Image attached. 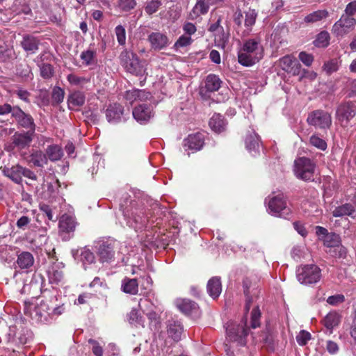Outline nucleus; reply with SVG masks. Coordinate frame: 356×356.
<instances>
[{
  "instance_id": "24",
  "label": "nucleus",
  "mask_w": 356,
  "mask_h": 356,
  "mask_svg": "<svg viewBox=\"0 0 356 356\" xmlns=\"http://www.w3.org/2000/svg\"><path fill=\"white\" fill-rule=\"evenodd\" d=\"M22 166L16 165L11 168L5 167L3 170V172L5 176L9 177L15 183L20 184L22 181Z\"/></svg>"
},
{
  "instance_id": "21",
  "label": "nucleus",
  "mask_w": 356,
  "mask_h": 356,
  "mask_svg": "<svg viewBox=\"0 0 356 356\" xmlns=\"http://www.w3.org/2000/svg\"><path fill=\"white\" fill-rule=\"evenodd\" d=\"M204 145V138L202 134L196 133L189 135L184 140V146L188 149L200 150Z\"/></svg>"
},
{
  "instance_id": "12",
  "label": "nucleus",
  "mask_w": 356,
  "mask_h": 356,
  "mask_svg": "<svg viewBox=\"0 0 356 356\" xmlns=\"http://www.w3.org/2000/svg\"><path fill=\"white\" fill-rule=\"evenodd\" d=\"M12 118L15 119L19 127L35 132V124L33 117L24 112L19 106H14Z\"/></svg>"
},
{
  "instance_id": "51",
  "label": "nucleus",
  "mask_w": 356,
  "mask_h": 356,
  "mask_svg": "<svg viewBox=\"0 0 356 356\" xmlns=\"http://www.w3.org/2000/svg\"><path fill=\"white\" fill-rule=\"evenodd\" d=\"M309 142L313 146L321 150H325L327 148L326 142L316 135L312 136Z\"/></svg>"
},
{
  "instance_id": "42",
  "label": "nucleus",
  "mask_w": 356,
  "mask_h": 356,
  "mask_svg": "<svg viewBox=\"0 0 356 356\" xmlns=\"http://www.w3.org/2000/svg\"><path fill=\"white\" fill-rule=\"evenodd\" d=\"M128 320L131 324L143 326L144 320L138 310L133 309L128 314Z\"/></svg>"
},
{
  "instance_id": "10",
  "label": "nucleus",
  "mask_w": 356,
  "mask_h": 356,
  "mask_svg": "<svg viewBox=\"0 0 356 356\" xmlns=\"http://www.w3.org/2000/svg\"><path fill=\"white\" fill-rule=\"evenodd\" d=\"M253 339L256 343L262 344L268 351H274L278 345L277 335L270 327H266L261 334L254 336Z\"/></svg>"
},
{
  "instance_id": "40",
  "label": "nucleus",
  "mask_w": 356,
  "mask_h": 356,
  "mask_svg": "<svg viewBox=\"0 0 356 356\" xmlns=\"http://www.w3.org/2000/svg\"><path fill=\"white\" fill-rule=\"evenodd\" d=\"M296 65H298L297 60L291 56H285L280 59V66L285 72H291Z\"/></svg>"
},
{
  "instance_id": "9",
  "label": "nucleus",
  "mask_w": 356,
  "mask_h": 356,
  "mask_svg": "<svg viewBox=\"0 0 356 356\" xmlns=\"http://www.w3.org/2000/svg\"><path fill=\"white\" fill-rule=\"evenodd\" d=\"M356 25V19L353 17L342 15L332 28V33L337 37H343L352 31Z\"/></svg>"
},
{
  "instance_id": "63",
  "label": "nucleus",
  "mask_w": 356,
  "mask_h": 356,
  "mask_svg": "<svg viewBox=\"0 0 356 356\" xmlns=\"http://www.w3.org/2000/svg\"><path fill=\"white\" fill-rule=\"evenodd\" d=\"M13 111L14 106H12L10 104L8 103H5L3 104L0 105V115H5L8 113H11L12 115Z\"/></svg>"
},
{
  "instance_id": "26",
  "label": "nucleus",
  "mask_w": 356,
  "mask_h": 356,
  "mask_svg": "<svg viewBox=\"0 0 356 356\" xmlns=\"http://www.w3.org/2000/svg\"><path fill=\"white\" fill-rule=\"evenodd\" d=\"M222 84V81L218 76L210 74L206 77L204 88L207 91L213 92L218 90Z\"/></svg>"
},
{
  "instance_id": "33",
  "label": "nucleus",
  "mask_w": 356,
  "mask_h": 356,
  "mask_svg": "<svg viewBox=\"0 0 356 356\" xmlns=\"http://www.w3.org/2000/svg\"><path fill=\"white\" fill-rule=\"evenodd\" d=\"M341 321V316L337 312L328 313L323 320V325L327 329L332 330L337 326Z\"/></svg>"
},
{
  "instance_id": "36",
  "label": "nucleus",
  "mask_w": 356,
  "mask_h": 356,
  "mask_svg": "<svg viewBox=\"0 0 356 356\" xmlns=\"http://www.w3.org/2000/svg\"><path fill=\"white\" fill-rule=\"evenodd\" d=\"M97 52L94 49H88L81 52L80 58L82 63L86 66H89L96 63Z\"/></svg>"
},
{
  "instance_id": "25",
  "label": "nucleus",
  "mask_w": 356,
  "mask_h": 356,
  "mask_svg": "<svg viewBox=\"0 0 356 356\" xmlns=\"http://www.w3.org/2000/svg\"><path fill=\"white\" fill-rule=\"evenodd\" d=\"M207 289L211 297L218 298L222 291L220 279L218 277L211 278L207 283Z\"/></svg>"
},
{
  "instance_id": "59",
  "label": "nucleus",
  "mask_w": 356,
  "mask_h": 356,
  "mask_svg": "<svg viewBox=\"0 0 356 356\" xmlns=\"http://www.w3.org/2000/svg\"><path fill=\"white\" fill-rule=\"evenodd\" d=\"M299 59L307 66H310L314 60V57L312 54L302 51L299 54Z\"/></svg>"
},
{
  "instance_id": "3",
  "label": "nucleus",
  "mask_w": 356,
  "mask_h": 356,
  "mask_svg": "<svg viewBox=\"0 0 356 356\" xmlns=\"http://www.w3.org/2000/svg\"><path fill=\"white\" fill-rule=\"evenodd\" d=\"M316 163L312 159L302 156L294 161L293 172L301 180L308 181L314 180Z\"/></svg>"
},
{
  "instance_id": "20",
  "label": "nucleus",
  "mask_w": 356,
  "mask_h": 356,
  "mask_svg": "<svg viewBox=\"0 0 356 356\" xmlns=\"http://www.w3.org/2000/svg\"><path fill=\"white\" fill-rule=\"evenodd\" d=\"M33 134L34 132H32V131L23 133L16 132L12 136L13 144L20 149L29 147L33 140Z\"/></svg>"
},
{
  "instance_id": "2",
  "label": "nucleus",
  "mask_w": 356,
  "mask_h": 356,
  "mask_svg": "<svg viewBox=\"0 0 356 356\" xmlns=\"http://www.w3.org/2000/svg\"><path fill=\"white\" fill-rule=\"evenodd\" d=\"M24 312L36 323H47L51 320L50 307L44 301L39 304L25 302Z\"/></svg>"
},
{
  "instance_id": "48",
  "label": "nucleus",
  "mask_w": 356,
  "mask_h": 356,
  "mask_svg": "<svg viewBox=\"0 0 356 356\" xmlns=\"http://www.w3.org/2000/svg\"><path fill=\"white\" fill-rule=\"evenodd\" d=\"M67 80L69 83L74 86H81L87 82H88V79H86L83 76H79L74 74H70L67 76Z\"/></svg>"
},
{
  "instance_id": "29",
  "label": "nucleus",
  "mask_w": 356,
  "mask_h": 356,
  "mask_svg": "<svg viewBox=\"0 0 356 356\" xmlns=\"http://www.w3.org/2000/svg\"><path fill=\"white\" fill-rule=\"evenodd\" d=\"M33 263V256L29 252H22L17 257V264L20 269H29Z\"/></svg>"
},
{
  "instance_id": "7",
  "label": "nucleus",
  "mask_w": 356,
  "mask_h": 356,
  "mask_svg": "<svg viewBox=\"0 0 356 356\" xmlns=\"http://www.w3.org/2000/svg\"><path fill=\"white\" fill-rule=\"evenodd\" d=\"M307 123L320 129H327L332 125L331 115L321 109L310 112L307 118Z\"/></svg>"
},
{
  "instance_id": "44",
  "label": "nucleus",
  "mask_w": 356,
  "mask_h": 356,
  "mask_svg": "<svg viewBox=\"0 0 356 356\" xmlns=\"http://www.w3.org/2000/svg\"><path fill=\"white\" fill-rule=\"evenodd\" d=\"M18 74L25 79L26 80H32L33 78V74L31 70V68L28 65H19L17 68Z\"/></svg>"
},
{
  "instance_id": "55",
  "label": "nucleus",
  "mask_w": 356,
  "mask_h": 356,
  "mask_svg": "<svg viewBox=\"0 0 356 356\" xmlns=\"http://www.w3.org/2000/svg\"><path fill=\"white\" fill-rule=\"evenodd\" d=\"M257 15L254 10H249L245 13L244 24L248 29L254 24Z\"/></svg>"
},
{
  "instance_id": "49",
  "label": "nucleus",
  "mask_w": 356,
  "mask_h": 356,
  "mask_svg": "<svg viewBox=\"0 0 356 356\" xmlns=\"http://www.w3.org/2000/svg\"><path fill=\"white\" fill-rule=\"evenodd\" d=\"M115 33L120 45H124L126 42V31L122 25H118L115 29Z\"/></svg>"
},
{
  "instance_id": "1",
  "label": "nucleus",
  "mask_w": 356,
  "mask_h": 356,
  "mask_svg": "<svg viewBox=\"0 0 356 356\" xmlns=\"http://www.w3.org/2000/svg\"><path fill=\"white\" fill-rule=\"evenodd\" d=\"M264 56V49L261 41L257 38L245 40L238 56V63L250 67L258 63Z\"/></svg>"
},
{
  "instance_id": "8",
  "label": "nucleus",
  "mask_w": 356,
  "mask_h": 356,
  "mask_svg": "<svg viewBox=\"0 0 356 356\" xmlns=\"http://www.w3.org/2000/svg\"><path fill=\"white\" fill-rule=\"evenodd\" d=\"M115 241L111 239L102 240L97 242L96 253L102 263H111L115 257Z\"/></svg>"
},
{
  "instance_id": "32",
  "label": "nucleus",
  "mask_w": 356,
  "mask_h": 356,
  "mask_svg": "<svg viewBox=\"0 0 356 356\" xmlns=\"http://www.w3.org/2000/svg\"><path fill=\"white\" fill-rule=\"evenodd\" d=\"M227 334L231 340L236 341L238 338H243L248 334V328L236 325L227 328Z\"/></svg>"
},
{
  "instance_id": "62",
  "label": "nucleus",
  "mask_w": 356,
  "mask_h": 356,
  "mask_svg": "<svg viewBox=\"0 0 356 356\" xmlns=\"http://www.w3.org/2000/svg\"><path fill=\"white\" fill-rule=\"evenodd\" d=\"M40 210L43 212L49 220H54L53 213L51 207L46 204H40Z\"/></svg>"
},
{
  "instance_id": "64",
  "label": "nucleus",
  "mask_w": 356,
  "mask_h": 356,
  "mask_svg": "<svg viewBox=\"0 0 356 356\" xmlns=\"http://www.w3.org/2000/svg\"><path fill=\"white\" fill-rule=\"evenodd\" d=\"M137 95H138L137 89L128 90L126 92L125 99L127 101H129L130 102V104H132L133 102L138 101Z\"/></svg>"
},
{
  "instance_id": "47",
  "label": "nucleus",
  "mask_w": 356,
  "mask_h": 356,
  "mask_svg": "<svg viewBox=\"0 0 356 356\" xmlns=\"http://www.w3.org/2000/svg\"><path fill=\"white\" fill-rule=\"evenodd\" d=\"M136 4V0H118V7L124 12L134 9Z\"/></svg>"
},
{
  "instance_id": "31",
  "label": "nucleus",
  "mask_w": 356,
  "mask_h": 356,
  "mask_svg": "<svg viewBox=\"0 0 356 356\" xmlns=\"http://www.w3.org/2000/svg\"><path fill=\"white\" fill-rule=\"evenodd\" d=\"M209 127L216 133L223 131L226 127L224 118L220 114H214L209 120Z\"/></svg>"
},
{
  "instance_id": "35",
  "label": "nucleus",
  "mask_w": 356,
  "mask_h": 356,
  "mask_svg": "<svg viewBox=\"0 0 356 356\" xmlns=\"http://www.w3.org/2000/svg\"><path fill=\"white\" fill-rule=\"evenodd\" d=\"M47 159L51 161H56L60 160L63 155L62 148L57 145H51L47 147L46 154Z\"/></svg>"
},
{
  "instance_id": "6",
  "label": "nucleus",
  "mask_w": 356,
  "mask_h": 356,
  "mask_svg": "<svg viewBox=\"0 0 356 356\" xmlns=\"http://www.w3.org/2000/svg\"><path fill=\"white\" fill-rule=\"evenodd\" d=\"M268 209L272 215L284 218H288L291 213V209L287 207L286 200L282 194H278L269 200Z\"/></svg>"
},
{
  "instance_id": "15",
  "label": "nucleus",
  "mask_w": 356,
  "mask_h": 356,
  "mask_svg": "<svg viewBox=\"0 0 356 356\" xmlns=\"http://www.w3.org/2000/svg\"><path fill=\"white\" fill-rule=\"evenodd\" d=\"M122 212L124 218L127 220V225L129 227L135 229L140 228L138 225H142L145 222L143 213L141 211L138 213L136 208L134 210L132 206L131 209L128 208L122 209Z\"/></svg>"
},
{
  "instance_id": "34",
  "label": "nucleus",
  "mask_w": 356,
  "mask_h": 356,
  "mask_svg": "<svg viewBox=\"0 0 356 356\" xmlns=\"http://www.w3.org/2000/svg\"><path fill=\"white\" fill-rule=\"evenodd\" d=\"M209 6L207 0H197L196 4L191 13V17L196 18L201 15L206 14L209 10Z\"/></svg>"
},
{
  "instance_id": "13",
  "label": "nucleus",
  "mask_w": 356,
  "mask_h": 356,
  "mask_svg": "<svg viewBox=\"0 0 356 356\" xmlns=\"http://www.w3.org/2000/svg\"><path fill=\"white\" fill-rule=\"evenodd\" d=\"M356 114V105L352 102H346L339 105L336 111V118L342 124L348 122Z\"/></svg>"
},
{
  "instance_id": "53",
  "label": "nucleus",
  "mask_w": 356,
  "mask_h": 356,
  "mask_svg": "<svg viewBox=\"0 0 356 356\" xmlns=\"http://www.w3.org/2000/svg\"><path fill=\"white\" fill-rule=\"evenodd\" d=\"M191 42L192 39L191 36L183 35L176 41L173 47L175 49H178L191 44Z\"/></svg>"
},
{
  "instance_id": "23",
  "label": "nucleus",
  "mask_w": 356,
  "mask_h": 356,
  "mask_svg": "<svg viewBox=\"0 0 356 356\" xmlns=\"http://www.w3.org/2000/svg\"><path fill=\"white\" fill-rule=\"evenodd\" d=\"M121 290L127 294L136 295L138 292V282L136 278L124 277L121 282Z\"/></svg>"
},
{
  "instance_id": "52",
  "label": "nucleus",
  "mask_w": 356,
  "mask_h": 356,
  "mask_svg": "<svg viewBox=\"0 0 356 356\" xmlns=\"http://www.w3.org/2000/svg\"><path fill=\"white\" fill-rule=\"evenodd\" d=\"M65 91L60 87H55L53 89L51 98L52 100L56 103H61L64 99Z\"/></svg>"
},
{
  "instance_id": "50",
  "label": "nucleus",
  "mask_w": 356,
  "mask_h": 356,
  "mask_svg": "<svg viewBox=\"0 0 356 356\" xmlns=\"http://www.w3.org/2000/svg\"><path fill=\"white\" fill-rule=\"evenodd\" d=\"M40 75L44 79H50L54 74V69L51 65L43 63L40 66Z\"/></svg>"
},
{
  "instance_id": "41",
  "label": "nucleus",
  "mask_w": 356,
  "mask_h": 356,
  "mask_svg": "<svg viewBox=\"0 0 356 356\" xmlns=\"http://www.w3.org/2000/svg\"><path fill=\"white\" fill-rule=\"evenodd\" d=\"M330 34L327 31H323L317 35L314 41V45L317 47H326L330 43Z\"/></svg>"
},
{
  "instance_id": "5",
  "label": "nucleus",
  "mask_w": 356,
  "mask_h": 356,
  "mask_svg": "<svg viewBox=\"0 0 356 356\" xmlns=\"http://www.w3.org/2000/svg\"><path fill=\"white\" fill-rule=\"evenodd\" d=\"M296 277L302 284H313L320 281L321 270L315 264H306L298 267L296 270Z\"/></svg>"
},
{
  "instance_id": "4",
  "label": "nucleus",
  "mask_w": 356,
  "mask_h": 356,
  "mask_svg": "<svg viewBox=\"0 0 356 356\" xmlns=\"http://www.w3.org/2000/svg\"><path fill=\"white\" fill-rule=\"evenodd\" d=\"M121 65L127 72L135 76H143L145 69L141 64L138 56L133 51L127 49L122 51L120 55Z\"/></svg>"
},
{
  "instance_id": "39",
  "label": "nucleus",
  "mask_w": 356,
  "mask_h": 356,
  "mask_svg": "<svg viewBox=\"0 0 356 356\" xmlns=\"http://www.w3.org/2000/svg\"><path fill=\"white\" fill-rule=\"evenodd\" d=\"M260 139L259 136L254 132L245 138L246 148L249 152L258 150Z\"/></svg>"
},
{
  "instance_id": "56",
  "label": "nucleus",
  "mask_w": 356,
  "mask_h": 356,
  "mask_svg": "<svg viewBox=\"0 0 356 356\" xmlns=\"http://www.w3.org/2000/svg\"><path fill=\"white\" fill-rule=\"evenodd\" d=\"M88 343L92 345V351L95 356H102L103 348L97 341L90 339Z\"/></svg>"
},
{
  "instance_id": "27",
  "label": "nucleus",
  "mask_w": 356,
  "mask_h": 356,
  "mask_svg": "<svg viewBox=\"0 0 356 356\" xmlns=\"http://www.w3.org/2000/svg\"><path fill=\"white\" fill-rule=\"evenodd\" d=\"M86 100L85 95L81 91H75L69 95L67 99L68 107L70 109H75L82 106Z\"/></svg>"
},
{
  "instance_id": "54",
  "label": "nucleus",
  "mask_w": 356,
  "mask_h": 356,
  "mask_svg": "<svg viewBox=\"0 0 356 356\" xmlns=\"http://www.w3.org/2000/svg\"><path fill=\"white\" fill-rule=\"evenodd\" d=\"M311 339V334L305 330H301L296 336L297 343L300 346H305Z\"/></svg>"
},
{
  "instance_id": "37",
  "label": "nucleus",
  "mask_w": 356,
  "mask_h": 356,
  "mask_svg": "<svg viewBox=\"0 0 356 356\" xmlns=\"http://www.w3.org/2000/svg\"><path fill=\"white\" fill-rule=\"evenodd\" d=\"M49 281L52 284H59L63 278V273L56 266H51L48 270Z\"/></svg>"
},
{
  "instance_id": "45",
  "label": "nucleus",
  "mask_w": 356,
  "mask_h": 356,
  "mask_svg": "<svg viewBox=\"0 0 356 356\" xmlns=\"http://www.w3.org/2000/svg\"><path fill=\"white\" fill-rule=\"evenodd\" d=\"M161 5V0H150L147 2L145 10L147 15H151L157 12Z\"/></svg>"
},
{
  "instance_id": "61",
  "label": "nucleus",
  "mask_w": 356,
  "mask_h": 356,
  "mask_svg": "<svg viewBox=\"0 0 356 356\" xmlns=\"http://www.w3.org/2000/svg\"><path fill=\"white\" fill-rule=\"evenodd\" d=\"M355 13H356V1H353L346 6L343 15L353 17Z\"/></svg>"
},
{
  "instance_id": "17",
  "label": "nucleus",
  "mask_w": 356,
  "mask_h": 356,
  "mask_svg": "<svg viewBox=\"0 0 356 356\" xmlns=\"http://www.w3.org/2000/svg\"><path fill=\"white\" fill-rule=\"evenodd\" d=\"M124 107L120 104H110L106 109V117L108 122L118 123L124 119Z\"/></svg>"
},
{
  "instance_id": "14",
  "label": "nucleus",
  "mask_w": 356,
  "mask_h": 356,
  "mask_svg": "<svg viewBox=\"0 0 356 356\" xmlns=\"http://www.w3.org/2000/svg\"><path fill=\"white\" fill-rule=\"evenodd\" d=\"M132 114L134 119L140 124L147 123L154 116L152 106L145 104L135 107L133 109Z\"/></svg>"
},
{
  "instance_id": "11",
  "label": "nucleus",
  "mask_w": 356,
  "mask_h": 356,
  "mask_svg": "<svg viewBox=\"0 0 356 356\" xmlns=\"http://www.w3.org/2000/svg\"><path fill=\"white\" fill-rule=\"evenodd\" d=\"M77 225L75 218L71 216L64 214L59 220V234L63 240L68 241L74 236Z\"/></svg>"
},
{
  "instance_id": "46",
  "label": "nucleus",
  "mask_w": 356,
  "mask_h": 356,
  "mask_svg": "<svg viewBox=\"0 0 356 356\" xmlns=\"http://www.w3.org/2000/svg\"><path fill=\"white\" fill-rule=\"evenodd\" d=\"M261 312L258 307L254 308L251 312L250 327L255 329L260 326Z\"/></svg>"
},
{
  "instance_id": "30",
  "label": "nucleus",
  "mask_w": 356,
  "mask_h": 356,
  "mask_svg": "<svg viewBox=\"0 0 356 356\" xmlns=\"http://www.w3.org/2000/svg\"><path fill=\"white\" fill-rule=\"evenodd\" d=\"M355 211V207L350 203H345L336 207L332 211L334 217L351 216Z\"/></svg>"
},
{
  "instance_id": "22",
  "label": "nucleus",
  "mask_w": 356,
  "mask_h": 356,
  "mask_svg": "<svg viewBox=\"0 0 356 356\" xmlns=\"http://www.w3.org/2000/svg\"><path fill=\"white\" fill-rule=\"evenodd\" d=\"M183 325L180 321L171 320L168 323V334L175 341H178L181 339L183 332Z\"/></svg>"
},
{
  "instance_id": "58",
  "label": "nucleus",
  "mask_w": 356,
  "mask_h": 356,
  "mask_svg": "<svg viewBox=\"0 0 356 356\" xmlns=\"http://www.w3.org/2000/svg\"><path fill=\"white\" fill-rule=\"evenodd\" d=\"M324 70L329 74L337 71L338 64L334 60H331L325 63L323 65Z\"/></svg>"
},
{
  "instance_id": "19",
  "label": "nucleus",
  "mask_w": 356,
  "mask_h": 356,
  "mask_svg": "<svg viewBox=\"0 0 356 356\" xmlns=\"http://www.w3.org/2000/svg\"><path fill=\"white\" fill-rule=\"evenodd\" d=\"M148 40L151 47L154 50H161L165 49L169 44L168 36L160 32H153L148 36Z\"/></svg>"
},
{
  "instance_id": "16",
  "label": "nucleus",
  "mask_w": 356,
  "mask_h": 356,
  "mask_svg": "<svg viewBox=\"0 0 356 356\" xmlns=\"http://www.w3.org/2000/svg\"><path fill=\"white\" fill-rule=\"evenodd\" d=\"M177 308L184 314L197 317L200 314L198 305L188 299L177 300L176 302Z\"/></svg>"
},
{
  "instance_id": "60",
  "label": "nucleus",
  "mask_w": 356,
  "mask_h": 356,
  "mask_svg": "<svg viewBox=\"0 0 356 356\" xmlns=\"http://www.w3.org/2000/svg\"><path fill=\"white\" fill-rule=\"evenodd\" d=\"M244 293L246 296L245 310V312H248L250 309L251 304L254 301V298H253V297L250 296V289L248 287H247L246 285H244Z\"/></svg>"
},
{
  "instance_id": "18",
  "label": "nucleus",
  "mask_w": 356,
  "mask_h": 356,
  "mask_svg": "<svg viewBox=\"0 0 356 356\" xmlns=\"http://www.w3.org/2000/svg\"><path fill=\"white\" fill-rule=\"evenodd\" d=\"M40 40L31 34H25L22 37L20 45L27 53L33 54L39 49Z\"/></svg>"
},
{
  "instance_id": "28",
  "label": "nucleus",
  "mask_w": 356,
  "mask_h": 356,
  "mask_svg": "<svg viewBox=\"0 0 356 356\" xmlns=\"http://www.w3.org/2000/svg\"><path fill=\"white\" fill-rule=\"evenodd\" d=\"M28 162L36 167H43L47 163V157L41 150H35L29 156Z\"/></svg>"
},
{
  "instance_id": "57",
  "label": "nucleus",
  "mask_w": 356,
  "mask_h": 356,
  "mask_svg": "<svg viewBox=\"0 0 356 356\" xmlns=\"http://www.w3.org/2000/svg\"><path fill=\"white\" fill-rule=\"evenodd\" d=\"M345 297L342 294H337L329 296L327 299V302L331 305H337L340 303L343 302Z\"/></svg>"
},
{
  "instance_id": "38",
  "label": "nucleus",
  "mask_w": 356,
  "mask_h": 356,
  "mask_svg": "<svg viewBox=\"0 0 356 356\" xmlns=\"http://www.w3.org/2000/svg\"><path fill=\"white\" fill-rule=\"evenodd\" d=\"M328 12L326 10H318L309 13L305 17V22L307 23H314L327 18Z\"/></svg>"
},
{
  "instance_id": "43",
  "label": "nucleus",
  "mask_w": 356,
  "mask_h": 356,
  "mask_svg": "<svg viewBox=\"0 0 356 356\" xmlns=\"http://www.w3.org/2000/svg\"><path fill=\"white\" fill-rule=\"evenodd\" d=\"M80 259L83 264H90L95 262V257L92 251L86 248H84L81 250Z\"/></svg>"
}]
</instances>
